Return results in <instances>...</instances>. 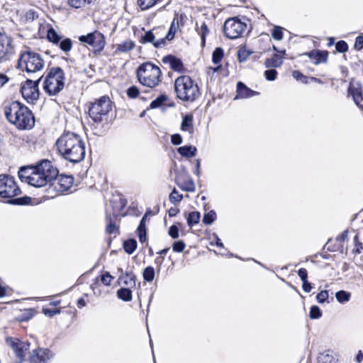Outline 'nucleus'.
<instances>
[{"instance_id":"obj_48","label":"nucleus","mask_w":363,"mask_h":363,"mask_svg":"<svg viewBox=\"0 0 363 363\" xmlns=\"http://www.w3.org/2000/svg\"><path fill=\"white\" fill-rule=\"evenodd\" d=\"M139 93V89L135 86H130L127 91V94L128 97L131 99H134L138 96Z\"/></svg>"},{"instance_id":"obj_47","label":"nucleus","mask_w":363,"mask_h":363,"mask_svg":"<svg viewBox=\"0 0 363 363\" xmlns=\"http://www.w3.org/2000/svg\"><path fill=\"white\" fill-rule=\"evenodd\" d=\"M199 34L201 35L203 43H205L206 35L208 33V29L205 23H202L201 27L197 29Z\"/></svg>"},{"instance_id":"obj_17","label":"nucleus","mask_w":363,"mask_h":363,"mask_svg":"<svg viewBox=\"0 0 363 363\" xmlns=\"http://www.w3.org/2000/svg\"><path fill=\"white\" fill-rule=\"evenodd\" d=\"M55 188L60 192H64L67 191L73 184V177L69 175H59L56 176Z\"/></svg>"},{"instance_id":"obj_5","label":"nucleus","mask_w":363,"mask_h":363,"mask_svg":"<svg viewBox=\"0 0 363 363\" xmlns=\"http://www.w3.org/2000/svg\"><path fill=\"white\" fill-rule=\"evenodd\" d=\"M162 72L159 67L151 62H145L137 69V77L143 86L153 88L161 81Z\"/></svg>"},{"instance_id":"obj_14","label":"nucleus","mask_w":363,"mask_h":363,"mask_svg":"<svg viewBox=\"0 0 363 363\" xmlns=\"http://www.w3.org/2000/svg\"><path fill=\"white\" fill-rule=\"evenodd\" d=\"M13 54L11 38L4 33H0V62L9 60Z\"/></svg>"},{"instance_id":"obj_40","label":"nucleus","mask_w":363,"mask_h":363,"mask_svg":"<svg viewBox=\"0 0 363 363\" xmlns=\"http://www.w3.org/2000/svg\"><path fill=\"white\" fill-rule=\"evenodd\" d=\"M167 100L166 95H160L150 104L151 108H156L161 106Z\"/></svg>"},{"instance_id":"obj_34","label":"nucleus","mask_w":363,"mask_h":363,"mask_svg":"<svg viewBox=\"0 0 363 363\" xmlns=\"http://www.w3.org/2000/svg\"><path fill=\"white\" fill-rule=\"evenodd\" d=\"M216 219V213L213 210L206 213L203 218V222L205 225H211Z\"/></svg>"},{"instance_id":"obj_22","label":"nucleus","mask_w":363,"mask_h":363,"mask_svg":"<svg viewBox=\"0 0 363 363\" xmlns=\"http://www.w3.org/2000/svg\"><path fill=\"white\" fill-rule=\"evenodd\" d=\"M118 282L128 288H133L135 286V276L132 273L121 274L118 278Z\"/></svg>"},{"instance_id":"obj_18","label":"nucleus","mask_w":363,"mask_h":363,"mask_svg":"<svg viewBox=\"0 0 363 363\" xmlns=\"http://www.w3.org/2000/svg\"><path fill=\"white\" fill-rule=\"evenodd\" d=\"M258 93L246 86L242 82H238L237 84V95L235 99H247L257 95Z\"/></svg>"},{"instance_id":"obj_36","label":"nucleus","mask_w":363,"mask_h":363,"mask_svg":"<svg viewBox=\"0 0 363 363\" xmlns=\"http://www.w3.org/2000/svg\"><path fill=\"white\" fill-rule=\"evenodd\" d=\"M143 278L145 281L150 282L155 278V269L152 267H147L143 271Z\"/></svg>"},{"instance_id":"obj_42","label":"nucleus","mask_w":363,"mask_h":363,"mask_svg":"<svg viewBox=\"0 0 363 363\" xmlns=\"http://www.w3.org/2000/svg\"><path fill=\"white\" fill-rule=\"evenodd\" d=\"M329 294L327 290H322L316 296V300L319 303H329Z\"/></svg>"},{"instance_id":"obj_30","label":"nucleus","mask_w":363,"mask_h":363,"mask_svg":"<svg viewBox=\"0 0 363 363\" xmlns=\"http://www.w3.org/2000/svg\"><path fill=\"white\" fill-rule=\"evenodd\" d=\"M135 46V44L131 40H126L121 44H118L116 48V51L121 52H127L131 50Z\"/></svg>"},{"instance_id":"obj_57","label":"nucleus","mask_w":363,"mask_h":363,"mask_svg":"<svg viewBox=\"0 0 363 363\" xmlns=\"http://www.w3.org/2000/svg\"><path fill=\"white\" fill-rule=\"evenodd\" d=\"M106 230H107V232H108V233H110V234H113V233H117L118 229H117V228H116V225H114V224H113V223H110L108 225L107 228H106Z\"/></svg>"},{"instance_id":"obj_26","label":"nucleus","mask_w":363,"mask_h":363,"mask_svg":"<svg viewBox=\"0 0 363 363\" xmlns=\"http://www.w3.org/2000/svg\"><path fill=\"white\" fill-rule=\"evenodd\" d=\"M118 297L124 301H130L132 299V291L130 288H122L117 291Z\"/></svg>"},{"instance_id":"obj_3","label":"nucleus","mask_w":363,"mask_h":363,"mask_svg":"<svg viewBox=\"0 0 363 363\" xmlns=\"http://www.w3.org/2000/svg\"><path fill=\"white\" fill-rule=\"evenodd\" d=\"M7 120L21 130L31 129L35 125V118L30 109L18 101H13L4 108Z\"/></svg>"},{"instance_id":"obj_58","label":"nucleus","mask_w":363,"mask_h":363,"mask_svg":"<svg viewBox=\"0 0 363 363\" xmlns=\"http://www.w3.org/2000/svg\"><path fill=\"white\" fill-rule=\"evenodd\" d=\"M303 289L305 292L309 293L311 291L312 286L311 283L307 281H303Z\"/></svg>"},{"instance_id":"obj_51","label":"nucleus","mask_w":363,"mask_h":363,"mask_svg":"<svg viewBox=\"0 0 363 363\" xmlns=\"http://www.w3.org/2000/svg\"><path fill=\"white\" fill-rule=\"evenodd\" d=\"M42 311L45 315L49 316V317H52L56 314L60 313V309L52 310V309H50V308H48L45 307L43 308Z\"/></svg>"},{"instance_id":"obj_11","label":"nucleus","mask_w":363,"mask_h":363,"mask_svg":"<svg viewBox=\"0 0 363 363\" xmlns=\"http://www.w3.org/2000/svg\"><path fill=\"white\" fill-rule=\"evenodd\" d=\"M37 81L26 80L21 86V94L23 99L30 104L35 103L39 98L38 82Z\"/></svg>"},{"instance_id":"obj_37","label":"nucleus","mask_w":363,"mask_h":363,"mask_svg":"<svg viewBox=\"0 0 363 363\" xmlns=\"http://www.w3.org/2000/svg\"><path fill=\"white\" fill-rule=\"evenodd\" d=\"M47 38L50 41L56 44H57L61 39L60 36L56 33V31L52 28H50L48 30Z\"/></svg>"},{"instance_id":"obj_32","label":"nucleus","mask_w":363,"mask_h":363,"mask_svg":"<svg viewBox=\"0 0 363 363\" xmlns=\"http://www.w3.org/2000/svg\"><path fill=\"white\" fill-rule=\"evenodd\" d=\"M318 363H336L337 359L329 353L320 354L318 359Z\"/></svg>"},{"instance_id":"obj_64","label":"nucleus","mask_w":363,"mask_h":363,"mask_svg":"<svg viewBox=\"0 0 363 363\" xmlns=\"http://www.w3.org/2000/svg\"><path fill=\"white\" fill-rule=\"evenodd\" d=\"M362 360H363V353L362 352L361 350H359L358 352V354H357L356 361L357 362L360 363Z\"/></svg>"},{"instance_id":"obj_27","label":"nucleus","mask_w":363,"mask_h":363,"mask_svg":"<svg viewBox=\"0 0 363 363\" xmlns=\"http://www.w3.org/2000/svg\"><path fill=\"white\" fill-rule=\"evenodd\" d=\"M283 63L282 58L279 57L277 54L274 55V57L267 59L265 61V66L267 67H278Z\"/></svg>"},{"instance_id":"obj_10","label":"nucleus","mask_w":363,"mask_h":363,"mask_svg":"<svg viewBox=\"0 0 363 363\" xmlns=\"http://www.w3.org/2000/svg\"><path fill=\"white\" fill-rule=\"evenodd\" d=\"M247 28V25L238 18L234 17L225 21L223 30L227 38L235 39L239 38Z\"/></svg>"},{"instance_id":"obj_28","label":"nucleus","mask_w":363,"mask_h":363,"mask_svg":"<svg viewBox=\"0 0 363 363\" xmlns=\"http://www.w3.org/2000/svg\"><path fill=\"white\" fill-rule=\"evenodd\" d=\"M201 219V214L198 211H193L189 213L187 216L188 225L191 227L199 223Z\"/></svg>"},{"instance_id":"obj_16","label":"nucleus","mask_w":363,"mask_h":363,"mask_svg":"<svg viewBox=\"0 0 363 363\" xmlns=\"http://www.w3.org/2000/svg\"><path fill=\"white\" fill-rule=\"evenodd\" d=\"M157 29H153L152 30L147 31L145 35L141 37L140 43H151L157 48L164 47L166 44L165 38H160L156 40V37L157 35Z\"/></svg>"},{"instance_id":"obj_24","label":"nucleus","mask_w":363,"mask_h":363,"mask_svg":"<svg viewBox=\"0 0 363 363\" xmlns=\"http://www.w3.org/2000/svg\"><path fill=\"white\" fill-rule=\"evenodd\" d=\"M181 130L186 131L189 133H192L194 131L193 127V116L191 115H186L182 121Z\"/></svg>"},{"instance_id":"obj_25","label":"nucleus","mask_w":363,"mask_h":363,"mask_svg":"<svg viewBox=\"0 0 363 363\" xmlns=\"http://www.w3.org/2000/svg\"><path fill=\"white\" fill-rule=\"evenodd\" d=\"M178 152L183 157H192L196 155V148L191 145H185L179 147Z\"/></svg>"},{"instance_id":"obj_49","label":"nucleus","mask_w":363,"mask_h":363,"mask_svg":"<svg viewBox=\"0 0 363 363\" xmlns=\"http://www.w3.org/2000/svg\"><path fill=\"white\" fill-rule=\"evenodd\" d=\"M185 246L186 245L183 241L179 240L174 242L172 249L176 252H181L184 250Z\"/></svg>"},{"instance_id":"obj_20","label":"nucleus","mask_w":363,"mask_h":363,"mask_svg":"<svg viewBox=\"0 0 363 363\" xmlns=\"http://www.w3.org/2000/svg\"><path fill=\"white\" fill-rule=\"evenodd\" d=\"M349 94L352 96L354 102L359 106L363 100L362 90L359 84H350L348 89Z\"/></svg>"},{"instance_id":"obj_6","label":"nucleus","mask_w":363,"mask_h":363,"mask_svg":"<svg viewBox=\"0 0 363 363\" xmlns=\"http://www.w3.org/2000/svg\"><path fill=\"white\" fill-rule=\"evenodd\" d=\"M65 73L60 67L50 69L43 82V90L50 96H55L65 86Z\"/></svg>"},{"instance_id":"obj_43","label":"nucleus","mask_w":363,"mask_h":363,"mask_svg":"<svg viewBox=\"0 0 363 363\" xmlns=\"http://www.w3.org/2000/svg\"><path fill=\"white\" fill-rule=\"evenodd\" d=\"M179 186L182 190L186 191L193 192L195 191V185L191 179L187 180L184 182V184L179 185Z\"/></svg>"},{"instance_id":"obj_1","label":"nucleus","mask_w":363,"mask_h":363,"mask_svg":"<svg viewBox=\"0 0 363 363\" xmlns=\"http://www.w3.org/2000/svg\"><path fill=\"white\" fill-rule=\"evenodd\" d=\"M57 175V169L48 160L34 167H21L18 171V177L22 182L37 188L45 186Z\"/></svg>"},{"instance_id":"obj_54","label":"nucleus","mask_w":363,"mask_h":363,"mask_svg":"<svg viewBox=\"0 0 363 363\" xmlns=\"http://www.w3.org/2000/svg\"><path fill=\"white\" fill-rule=\"evenodd\" d=\"M171 142L174 145H179L182 143V138L179 134H174L171 137Z\"/></svg>"},{"instance_id":"obj_2","label":"nucleus","mask_w":363,"mask_h":363,"mask_svg":"<svg viewBox=\"0 0 363 363\" xmlns=\"http://www.w3.org/2000/svg\"><path fill=\"white\" fill-rule=\"evenodd\" d=\"M60 154L66 160L78 163L85 157V146L81 137L74 133L62 134L56 143Z\"/></svg>"},{"instance_id":"obj_33","label":"nucleus","mask_w":363,"mask_h":363,"mask_svg":"<svg viewBox=\"0 0 363 363\" xmlns=\"http://www.w3.org/2000/svg\"><path fill=\"white\" fill-rule=\"evenodd\" d=\"M95 0H68V4L70 6L78 9L84 6L86 4H89Z\"/></svg>"},{"instance_id":"obj_23","label":"nucleus","mask_w":363,"mask_h":363,"mask_svg":"<svg viewBox=\"0 0 363 363\" xmlns=\"http://www.w3.org/2000/svg\"><path fill=\"white\" fill-rule=\"evenodd\" d=\"M147 213H146L140 220V225L138 228V234L139 240L141 242H145L146 240V221Z\"/></svg>"},{"instance_id":"obj_55","label":"nucleus","mask_w":363,"mask_h":363,"mask_svg":"<svg viewBox=\"0 0 363 363\" xmlns=\"http://www.w3.org/2000/svg\"><path fill=\"white\" fill-rule=\"evenodd\" d=\"M354 48L357 50H361L363 48V35L356 38L354 43Z\"/></svg>"},{"instance_id":"obj_21","label":"nucleus","mask_w":363,"mask_h":363,"mask_svg":"<svg viewBox=\"0 0 363 363\" xmlns=\"http://www.w3.org/2000/svg\"><path fill=\"white\" fill-rule=\"evenodd\" d=\"M308 55L314 65L325 62L328 57V52L326 51L313 50Z\"/></svg>"},{"instance_id":"obj_63","label":"nucleus","mask_w":363,"mask_h":363,"mask_svg":"<svg viewBox=\"0 0 363 363\" xmlns=\"http://www.w3.org/2000/svg\"><path fill=\"white\" fill-rule=\"evenodd\" d=\"M348 237V230H346L337 238V240H345Z\"/></svg>"},{"instance_id":"obj_9","label":"nucleus","mask_w":363,"mask_h":363,"mask_svg":"<svg viewBox=\"0 0 363 363\" xmlns=\"http://www.w3.org/2000/svg\"><path fill=\"white\" fill-rule=\"evenodd\" d=\"M21 194V190L17 186L13 177L0 175V196L3 198H12Z\"/></svg>"},{"instance_id":"obj_8","label":"nucleus","mask_w":363,"mask_h":363,"mask_svg":"<svg viewBox=\"0 0 363 363\" xmlns=\"http://www.w3.org/2000/svg\"><path fill=\"white\" fill-rule=\"evenodd\" d=\"M18 67L27 72H37L44 67V61L39 54L27 51L21 55Z\"/></svg>"},{"instance_id":"obj_62","label":"nucleus","mask_w":363,"mask_h":363,"mask_svg":"<svg viewBox=\"0 0 363 363\" xmlns=\"http://www.w3.org/2000/svg\"><path fill=\"white\" fill-rule=\"evenodd\" d=\"M179 213V209L176 208H169L168 213L170 217L175 216Z\"/></svg>"},{"instance_id":"obj_19","label":"nucleus","mask_w":363,"mask_h":363,"mask_svg":"<svg viewBox=\"0 0 363 363\" xmlns=\"http://www.w3.org/2000/svg\"><path fill=\"white\" fill-rule=\"evenodd\" d=\"M164 64L169 65L170 68L176 72H182L184 70V65L182 60L173 55H167L162 58Z\"/></svg>"},{"instance_id":"obj_50","label":"nucleus","mask_w":363,"mask_h":363,"mask_svg":"<svg viewBox=\"0 0 363 363\" xmlns=\"http://www.w3.org/2000/svg\"><path fill=\"white\" fill-rule=\"evenodd\" d=\"M277 72L274 69H268L264 72V76L266 79L269 81H273L277 78Z\"/></svg>"},{"instance_id":"obj_7","label":"nucleus","mask_w":363,"mask_h":363,"mask_svg":"<svg viewBox=\"0 0 363 363\" xmlns=\"http://www.w3.org/2000/svg\"><path fill=\"white\" fill-rule=\"evenodd\" d=\"M112 108L111 101L108 96H102L91 104L89 110V116L96 123L106 121Z\"/></svg>"},{"instance_id":"obj_39","label":"nucleus","mask_w":363,"mask_h":363,"mask_svg":"<svg viewBox=\"0 0 363 363\" xmlns=\"http://www.w3.org/2000/svg\"><path fill=\"white\" fill-rule=\"evenodd\" d=\"M58 43H60V48L65 52H69L72 48V42L69 38L64 39L62 41L60 40Z\"/></svg>"},{"instance_id":"obj_15","label":"nucleus","mask_w":363,"mask_h":363,"mask_svg":"<svg viewBox=\"0 0 363 363\" xmlns=\"http://www.w3.org/2000/svg\"><path fill=\"white\" fill-rule=\"evenodd\" d=\"M6 343L11 347L16 357L23 360L26 356L28 350L30 349V344L26 342H21L17 338L8 337Z\"/></svg>"},{"instance_id":"obj_41","label":"nucleus","mask_w":363,"mask_h":363,"mask_svg":"<svg viewBox=\"0 0 363 363\" xmlns=\"http://www.w3.org/2000/svg\"><path fill=\"white\" fill-rule=\"evenodd\" d=\"M322 316V312L317 306H313L310 308L309 317L311 319H318Z\"/></svg>"},{"instance_id":"obj_46","label":"nucleus","mask_w":363,"mask_h":363,"mask_svg":"<svg viewBox=\"0 0 363 363\" xmlns=\"http://www.w3.org/2000/svg\"><path fill=\"white\" fill-rule=\"evenodd\" d=\"M292 76L294 79H296L297 81H299L303 84L308 83V79L306 76H304L301 72L299 71L295 70L292 72Z\"/></svg>"},{"instance_id":"obj_60","label":"nucleus","mask_w":363,"mask_h":363,"mask_svg":"<svg viewBox=\"0 0 363 363\" xmlns=\"http://www.w3.org/2000/svg\"><path fill=\"white\" fill-rule=\"evenodd\" d=\"M9 81V78L5 74H0V88Z\"/></svg>"},{"instance_id":"obj_53","label":"nucleus","mask_w":363,"mask_h":363,"mask_svg":"<svg viewBox=\"0 0 363 363\" xmlns=\"http://www.w3.org/2000/svg\"><path fill=\"white\" fill-rule=\"evenodd\" d=\"M169 235L173 238L176 239L179 237V229L176 225H172L169 228Z\"/></svg>"},{"instance_id":"obj_4","label":"nucleus","mask_w":363,"mask_h":363,"mask_svg":"<svg viewBox=\"0 0 363 363\" xmlns=\"http://www.w3.org/2000/svg\"><path fill=\"white\" fill-rule=\"evenodd\" d=\"M174 89L177 97L185 101H194L200 94L197 84L187 75L180 76L175 80Z\"/></svg>"},{"instance_id":"obj_44","label":"nucleus","mask_w":363,"mask_h":363,"mask_svg":"<svg viewBox=\"0 0 363 363\" xmlns=\"http://www.w3.org/2000/svg\"><path fill=\"white\" fill-rule=\"evenodd\" d=\"M272 36L277 40H281L283 38L282 28L274 26L272 32Z\"/></svg>"},{"instance_id":"obj_13","label":"nucleus","mask_w":363,"mask_h":363,"mask_svg":"<svg viewBox=\"0 0 363 363\" xmlns=\"http://www.w3.org/2000/svg\"><path fill=\"white\" fill-rule=\"evenodd\" d=\"M55 353L48 348L38 347L33 350L29 356L30 363H51Z\"/></svg>"},{"instance_id":"obj_31","label":"nucleus","mask_w":363,"mask_h":363,"mask_svg":"<svg viewBox=\"0 0 363 363\" xmlns=\"http://www.w3.org/2000/svg\"><path fill=\"white\" fill-rule=\"evenodd\" d=\"M137 242L135 240H128L124 242L123 248L124 250L129 255L133 253L136 250Z\"/></svg>"},{"instance_id":"obj_35","label":"nucleus","mask_w":363,"mask_h":363,"mask_svg":"<svg viewBox=\"0 0 363 363\" xmlns=\"http://www.w3.org/2000/svg\"><path fill=\"white\" fill-rule=\"evenodd\" d=\"M224 55L223 50L221 48H216L213 52L212 61L214 64H218Z\"/></svg>"},{"instance_id":"obj_12","label":"nucleus","mask_w":363,"mask_h":363,"mask_svg":"<svg viewBox=\"0 0 363 363\" xmlns=\"http://www.w3.org/2000/svg\"><path fill=\"white\" fill-rule=\"evenodd\" d=\"M79 40L81 43L91 46L95 52L101 51L106 44L104 35L99 31H94L86 35H82L79 38Z\"/></svg>"},{"instance_id":"obj_59","label":"nucleus","mask_w":363,"mask_h":363,"mask_svg":"<svg viewBox=\"0 0 363 363\" xmlns=\"http://www.w3.org/2000/svg\"><path fill=\"white\" fill-rule=\"evenodd\" d=\"M177 27H178V21H177V23H176L175 19H174V21H172V23L171 24L169 31L175 33L177 30Z\"/></svg>"},{"instance_id":"obj_38","label":"nucleus","mask_w":363,"mask_h":363,"mask_svg":"<svg viewBox=\"0 0 363 363\" xmlns=\"http://www.w3.org/2000/svg\"><path fill=\"white\" fill-rule=\"evenodd\" d=\"M183 199V195L180 194L176 189H174L171 194H169V201L174 203H179Z\"/></svg>"},{"instance_id":"obj_52","label":"nucleus","mask_w":363,"mask_h":363,"mask_svg":"<svg viewBox=\"0 0 363 363\" xmlns=\"http://www.w3.org/2000/svg\"><path fill=\"white\" fill-rule=\"evenodd\" d=\"M335 48L339 52H345L348 49L347 44L343 40L337 42Z\"/></svg>"},{"instance_id":"obj_56","label":"nucleus","mask_w":363,"mask_h":363,"mask_svg":"<svg viewBox=\"0 0 363 363\" xmlns=\"http://www.w3.org/2000/svg\"><path fill=\"white\" fill-rule=\"evenodd\" d=\"M298 274L299 277L301 278L302 282L307 281L308 272L305 268H301L298 272Z\"/></svg>"},{"instance_id":"obj_61","label":"nucleus","mask_w":363,"mask_h":363,"mask_svg":"<svg viewBox=\"0 0 363 363\" xmlns=\"http://www.w3.org/2000/svg\"><path fill=\"white\" fill-rule=\"evenodd\" d=\"M213 236L215 239L216 246L223 247V244L221 240L218 238V236L216 234H213Z\"/></svg>"},{"instance_id":"obj_45","label":"nucleus","mask_w":363,"mask_h":363,"mask_svg":"<svg viewBox=\"0 0 363 363\" xmlns=\"http://www.w3.org/2000/svg\"><path fill=\"white\" fill-rule=\"evenodd\" d=\"M114 279V277L110 274L109 272H106L102 274L101 280L102 283L106 286H109L112 281Z\"/></svg>"},{"instance_id":"obj_29","label":"nucleus","mask_w":363,"mask_h":363,"mask_svg":"<svg viewBox=\"0 0 363 363\" xmlns=\"http://www.w3.org/2000/svg\"><path fill=\"white\" fill-rule=\"evenodd\" d=\"M335 297L339 303H345L350 301L351 298V293L344 290H340L336 292Z\"/></svg>"}]
</instances>
